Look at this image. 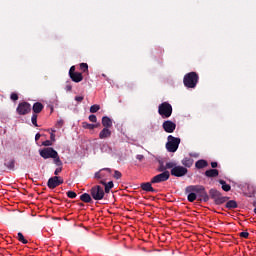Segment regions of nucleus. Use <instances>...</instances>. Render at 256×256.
<instances>
[{
	"mask_svg": "<svg viewBox=\"0 0 256 256\" xmlns=\"http://www.w3.org/2000/svg\"><path fill=\"white\" fill-rule=\"evenodd\" d=\"M186 193H195L197 195L198 201H204L207 203L209 201L210 196L203 185H190L185 188Z\"/></svg>",
	"mask_w": 256,
	"mask_h": 256,
	"instance_id": "1",
	"label": "nucleus"
},
{
	"mask_svg": "<svg viewBox=\"0 0 256 256\" xmlns=\"http://www.w3.org/2000/svg\"><path fill=\"white\" fill-rule=\"evenodd\" d=\"M183 83L184 87H187V89H195V87H197V83H199V74H197V72L185 74Z\"/></svg>",
	"mask_w": 256,
	"mask_h": 256,
	"instance_id": "2",
	"label": "nucleus"
},
{
	"mask_svg": "<svg viewBox=\"0 0 256 256\" xmlns=\"http://www.w3.org/2000/svg\"><path fill=\"white\" fill-rule=\"evenodd\" d=\"M167 167H171L170 175H172V177H185V175L189 173L187 168L177 165L175 162H167Z\"/></svg>",
	"mask_w": 256,
	"mask_h": 256,
	"instance_id": "3",
	"label": "nucleus"
},
{
	"mask_svg": "<svg viewBox=\"0 0 256 256\" xmlns=\"http://www.w3.org/2000/svg\"><path fill=\"white\" fill-rule=\"evenodd\" d=\"M210 199L212 198L215 205H223V203H227L229 201V197L223 196L221 192H219L215 188H211L209 190Z\"/></svg>",
	"mask_w": 256,
	"mask_h": 256,
	"instance_id": "4",
	"label": "nucleus"
},
{
	"mask_svg": "<svg viewBox=\"0 0 256 256\" xmlns=\"http://www.w3.org/2000/svg\"><path fill=\"white\" fill-rule=\"evenodd\" d=\"M158 113L162 119H169L173 115V106L169 102H163L158 106Z\"/></svg>",
	"mask_w": 256,
	"mask_h": 256,
	"instance_id": "5",
	"label": "nucleus"
},
{
	"mask_svg": "<svg viewBox=\"0 0 256 256\" xmlns=\"http://www.w3.org/2000/svg\"><path fill=\"white\" fill-rule=\"evenodd\" d=\"M181 138H177L173 135L168 136V142L166 143V149L169 153H175L179 149Z\"/></svg>",
	"mask_w": 256,
	"mask_h": 256,
	"instance_id": "6",
	"label": "nucleus"
},
{
	"mask_svg": "<svg viewBox=\"0 0 256 256\" xmlns=\"http://www.w3.org/2000/svg\"><path fill=\"white\" fill-rule=\"evenodd\" d=\"M90 195L94 201H101L105 197V190L100 185H96L90 189Z\"/></svg>",
	"mask_w": 256,
	"mask_h": 256,
	"instance_id": "7",
	"label": "nucleus"
},
{
	"mask_svg": "<svg viewBox=\"0 0 256 256\" xmlns=\"http://www.w3.org/2000/svg\"><path fill=\"white\" fill-rule=\"evenodd\" d=\"M39 155L42 159H53V157H56L57 151L53 147H46L39 150Z\"/></svg>",
	"mask_w": 256,
	"mask_h": 256,
	"instance_id": "8",
	"label": "nucleus"
},
{
	"mask_svg": "<svg viewBox=\"0 0 256 256\" xmlns=\"http://www.w3.org/2000/svg\"><path fill=\"white\" fill-rule=\"evenodd\" d=\"M111 173H113V170H111V168H103L94 174V178L102 179V181H107V178L111 177Z\"/></svg>",
	"mask_w": 256,
	"mask_h": 256,
	"instance_id": "9",
	"label": "nucleus"
},
{
	"mask_svg": "<svg viewBox=\"0 0 256 256\" xmlns=\"http://www.w3.org/2000/svg\"><path fill=\"white\" fill-rule=\"evenodd\" d=\"M16 112L18 115H28V113H31V104L28 102L19 103Z\"/></svg>",
	"mask_w": 256,
	"mask_h": 256,
	"instance_id": "10",
	"label": "nucleus"
},
{
	"mask_svg": "<svg viewBox=\"0 0 256 256\" xmlns=\"http://www.w3.org/2000/svg\"><path fill=\"white\" fill-rule=\"evenodd\" d=\"M171 173L169 171H164L151 179V183H164V181H169Z\"/></svg>",
	"mask_w": 256,
	"mask_h": 256,
	"instance_id": "11",
	"label": "nucleus"
},
{
	"mask_svg": "<svg viewBox=\"0 0 256 256\" xmlns=\"http://www.w3.org/2000/svg\"><path fill=\"white\" fill-rule=\"evenodd\" d=\"M59 185H63V178L54 176L48 179L47 187L49 189H55L59 187Z\"/></svg>",
	"mask_w": 256,
	"mask_h": 256,
	"instance_id": "12",
	"label": "nucleus"
},
{
	"mask_svg": "<svg viewBox=\"0 0 256 256\" xmlns=\"http://www.w3.org/2000/svg\"><path fill=\"white\" fill-rule=\"evenodd\" d=\"M69 77L74 83H81L83 81V74L81 72H75V66L70 68Z\"/></svg>",
	"mask_w": 256,
	"mask_h": 256,
	"instance_id": "13",
	"label": "nucleus"
},
{
	"mask_svg": "<svg viewBox=\"0 0 256 256\" xmlns=\"http://www.w3.org/2000/svg\"><path fill=\"white\" fill-rule=\"evenodd\" d=\"M162 128L164 129V131L166 133H174L175 129H177V124H175L171 120H166V121L163 122Z\"/></svg>",
	"mask_w": 256,
	"mask_h": 256,
	"instance_id": "14",
	"label": "nucleus"
},
{
	"mask_svg": "<svg viewBox=\"0 0 256 256\" xmlns=\"http://www.w3.org/2000/svg\"><path fill=\"white\" fill-rule=\"evenodd\" d=\"M100 185H104V193H110L113 187H115L113 181L107 183L105 180H100Z\"/></svg>",
	"mask_w": 256,
	"mask_h": 256,
	"instance_id": "15",
	"label": "nucleus"
},
{
	"mask_svg": "<svg viewBox=\"0 0 256 256\" xmlns=\"http://www.w3.org/2000/svg\"><path fill=\"white\" fill-rule=\"evenodd\" d=\"M45 109V106L41 102H35L32 106L33 115H37L38 113H41Z\"/></svg>",
	"mask_w": 256,
	"mask_h": 256,
	"instance_id": "16",
	"label": "nucleus"
},
{
	"mask_svg": "<svg viewBox=\"0 0 256 256\" xmlns=\"http://www.w3.org/2000/svg\"><path fill=\"white\" fill-rule=\"evenodd\" d=\"M151 182H145L141 184V189L143 191H147L150 193H155L157 190H155V188H153V186L151 185Z\"/></svg>",
	"mask_w": 256,
	"mask_h": 256,
	"instance_id": "17",
	"label": "nucleus"
},
{
	"mask_svg": "<svg viewBox=\"0 0 256 256\" xmlns=\"http://www.w3.org/2000/svg\"><path fill=\"white\" fill-rule=\"evenodd\" d=\"M102 125L104 128L110 129V127H113V120H111V118H109L108 116H103Z\"/></svg>",
	"mask_w": 256,
	"mask_h": 256,
	"instance_id": "18",
	"label": "nucleus"
},
{
	"mask_svg": "<svg viewBox=\"0 0 256 256\" xmlns=\"http://www.w3.org/2000/svg\"><path fill=\"white\" fill-rule=\"evenodd\" d=\"M109 137H111V130L103 128L99 133V139H109Z\"/></svg>",
	"mask_w": 256,
	"mask_h": 256,
	"instance_id": "19",
	"label": "nucleus"
},
{
	"mask_svg": "<svg viewBox=\"0 0 256 256\" xmlns=\"http://www.w3.org/2000/svg\"><path fill=\"white\" fill-rule=\"evenodd\" d=\"M80 201H83V203H93V198H91L89 193H84L80 196Z\"/></svg>",
	"mask_w": 256,
	"mask_h": 256,
	"instance_id": "20",
	"label": "nucleus"
},
{
	"mask_svg": "<svg viewBox=\"0 0 256 256\" xmlns=\"http://www.w3.org/2000/svg\"><path fill=\"white\" fill-rule=\"evenodd\" d=\"M182 165H184L183 167H185L186 169L189 167H193V159L186 157L181 161Z\"/></svg>",
	"mask_w": 256,
	"mask_h": 256,
	"instance_id": "21",
	"label": "nucleus"
},
{
	"mask_svg": "<svg viewBox=\"0 0 256 256\" xmlns=\"http://www.w3.org/2000/svg\"><path fill=\"white\" fill-rule=\"evenodd\" d=\"M206 177H219V170L210 169L205 171Z\"/></svg>",
	"mask_w": 256,
	"mask_h": 256,
	"instance_id": "22",
	"label": "nucleus"
},
{
	"mask_svg": "<svg viewBox=\"0 0 256 256\" xmlns=\"http://www.w3.org/2000/svg\"><path fill=\"white\" fill-rule=\"evenodd\" d=\"M83 129H89V131H93V129H97L99 127V124H90L87 122L82 123Z\"/></svg>",
	"mask_w": 256,
	"mask_h": 256,
	"instance_id": "23",
	"label": "nucleus"
},
{
	"mask_svg": "<svg viewBox=\"0 0 256 256\" xmlns=\"http://www.w3.org/2000/svg\"><path fill=\"white\" fill-rule=\"evenodd\" d=\"M52 159L56 167H63V161H61V158L59 157L58 152H56V157H53Z\"/></svg>",
	"mask_w": 256,
	"mask_h": 256,
	"instance_id": "24",
	"label": "nucleus"
},
{
	"mask_svg": "<svg viewBox=\"0 0 256 256\" xmlns=\"http://www.w3.org/2000/svg\"><path fill=\"white\" fill-rule=\"evenodd\" d=\"M207 165H208L207 160H198L195 163L196 169H205V167H207Z\"/></svg>",
	"mask_w": 256,
	"mask_h": 256,
	"instance_id": "25",
	"label": "nucleus"
},
{
	"mask_svg": "<svg viewBox=\"0 0 256 256\" xmlns=\"http://www.w3.org/2000/svg\"><path fill=\"white\" fill-rule=\"evenodd\" d=\"M187 196V199L189 203H193L194 201H197V194L195 192H185Z\"/></svg>",
	"mask_w": 256,
	"mask_h": 256,
	"instance_id": "26",
	"label": "nucleus"
},
{
	"mask_svg": "<svg viewBox=\"0 0 256 256\" xmlns=\"http://www.w3.org/2000/svg\"><path fill=\"white\" fill-rule=\"evenodd\" d=\"M226 209H237L238 204L237 201L235 200H229L226 205H225Z\"/></svg>",
	"mask_w": 256,
	"mask_h": 256,
	"instance_id": "27",
	"label": "nucleus"
},
{
	"mask_svg": "<svg viewBox=\"0 0 256 256\" xmlns=\"http://www.w3.org/2000/svg\"><path fill=\"white\" fill-rule=\"evenodd\" d=\"M220 185H222L223 191L229 192L231 191V185L227 184L225 180H219Z\"/></svg>",
	"mask_w": 256,
	"mask_h": 256,
	"instance_id": "28",
	"label": "nucleus"
},
{
	"mask_svg": "<svg viewBox=\"0 0 256 256\" xmlns=\"http://www.w3.org/2000/svg\"><path fill=\"white\" fill-rule=\"evenodd\" d=\"M4 165L10 171H15V160L14 159L10 160L8 163H4Z\"/></svg>",
	"mask_w": 256,
	"mask_h": 256,
	"instance_id": "29",
	"label": "nucleus"
},
{
	"mask_svg": "<svg viewBox=\"0 0 256 256\" xmlns=\"http://www.w3.org/2000/svg\"><path fill=\"white\" fill-rule=\"evenodd\" d=\"M167 169H171V167H168V166H167V163H166V165L164 166V165H163V162L159 161V167H158L159 173H165V171H167Z\"/></svg>",
	"mask_w": 256,
	"mask_h": 256,
	"instance_id": "30",
	"label": "nucleus"
},
{
	"mask_svg": "<svg viewBox=\"0 0 256 256\" xmlns=\"http://www.w3.org/2000/svg\"><path fill=\"white\" fill-rule=\"evenodd\" d=\"M17 239L20 241V243H23V245H27V243H29V241L25 239V236H23V233L21 232L18 233Z\"/></svg>",
	"mask_w": 256,
	"mask_h": 256,
	"instance_id": "31",
	"label": "nucleus"
},
{
	"mask_svg": "<svg viewBox=\"0 0 256 256\" xmlns=\"http://www.w3.org/2000/svg\"><path fill=\"white\" fill-rule=\"evenodd\" d=\"M101 109V106L99 104H94L90 107V113H97Z\"/></svg>",
	"mask_w": 256,
	"mask_h": 256,
	"instance_id": "32",
	"label": "nucleus"
},
{
	"mask_svg": "<svg viewBox=\"0 0 256 256\" xmlns=\"http://www.w3.org/2000/svg\"><path fill=\"white\" fill-rule=\"evenodd\" d=\"M80 69L83 71V73H87V71H89V65L87 63H81Z\"/></svg>",
	"mask_w": 256,
	"mask_h": 256,
	"instance_id": "33",
	"label": "nucleus"
},
{
	"mask_svg": "<svg viewBox=\"0 0 256 256\" xmlns=\"http://www.w3.org/2000/svg\"><path fill=\"white\" fill-rule=\"evenodd\" d=\"M31 121L34 127H39V125L37 124V114H32Z\"/></svg>",
	"mask_w": 256,
	"mask_h": 256,
	"instance_id": "34",
	"label": "nucleus"
},
{
	"mask_svg": "<svg viewBox=\"0 0 256 256\" xmlns=\"http://www.w3.org/2000/svg\"><path fill=\"white\" fill-rule=\"evenodd\" d=\"M67 197H69V199H75L77 197V193H75L74 191H68Z\"/></svg>",
	"mask_w": 256,
	"mask_h": 256,
	"instance_id": "35",
	"label": "nucleus"
},
{
	"mask_svg": "<svg viewBox=\"0 0 256 256\" xmlns=\"http://www.w3.org/2000/svg\"><path fill=\"white\" fill-rule=\"evenodd\" d=\"M123 177V174L119 170L114 171V179H121Z\"/></svg>",
	"mask_w": 256,
	"mask_h": 256,
	"instance_id": "36",
	"label": "nucleus"
},
{
	"mask_svg": "<svg viewBox=\"0 0 256 256\" xmlns=\"http://www.w3.org/2000/svg\"><path fill=\"white\" fill-rule=\"evenodd\" d=\"M10 99L12 101H18L19 100V95L15 92H13L11 95H10Z\"/></svg>",
	"mask_w": 256,
	"mask_h": 256,
	"instance_id": "37",
	"label": "nucleus"
},
{
	"mask_svg": "<svg viewBox=\"0 0 256 256\" xmlns=\"http://www.w3.org/2000/svg\"><path fill=\"white\" fill-rule=\"evenodd\" d=\"M88 119L91 123H97V116L95 114H91Z\"/></svg>",
	"mask_w": 256,
	"mask_h": 256,
	"instance_id": "38",
	"label": "nucleus"
},
{
	"mask_svg": "<svg viewBox=\"0 0 256 256\" xmlns=\"http://www.w3.org/2000/svg\"><path fill=\"white\" fill-rule=\"evenodd\" d=\"M42 145L44 147H51V145H53V142H51V140H46V141L42 142Z\"/></svg>",
	"mask_w": 256,
	"mask_h": 256,
	"instance_id": "39",
	"label": "nucleus"
},
{
	"mask_svg": "<svg viewBox=\"0 0 256 256\" xmlns=\"http://www.w3.org/2000/svg\"><path fill=\"white\" fill-rule=\"evenodd\" d=\"M63 120H58L57 122H56V128L57 129H61V127H63Z\"/></svg>",
	"mask_w": 256,
	"mask_h": 256,
	"instance_id": "40",
	"label": "nucleus"
},
{
	"mask_svg": "<svg viewBox=\"0 0 256 256\" xmlns=\"http://www.w3.org/2000/svg\"><path fill=\"white\" fill-rule=\"evenodd\" d=\"M61 171H63V166H58V168H56V170L54 171V175H59Z\"/></svg>",
	"mask_w": 256,
	"mask_h": 256,
	"instance_id": "41",
	"label": "nucleus"
},
{
	"mask_svg": "<svg viewBox=\"0 0 256 256\" xmlns=\"http://www.w3.org/2000/svg\"><path fill=\"white\" fill-rule=\"evenodd\" d=\"M240 237H242L243 239H248L249 238V232H241Z\"/></svg>",
	"mask_w": 256,
	"mask_h": 256,
	"instance_id": "42",
	"label": "nucleus"
},
{
	"mask_svg": "<svg viewBox=\"0 0 256 256\" xmlns=\"http://www.w3.org/2000/svg\"><path fill=\"white\" fill-rule=\"evenodd\" d=\"M84 97L83 96H76L75 97V101H77L78 103H81V101H83Z\"/></svg>",
	"mask_w": 256,
	"mask_h": 256,
	"instance_id": "43",
	"label": "nucleus"
},
{
	"mask_svg": "<svg viewBox=\"0 0 256 256\" xmlns=\"http://www.w3.org/2000/svg\"><path fill=\"white\" fill-rule=\"evenodd\" d=\"M39 139H41V134L40 133H37L35 135V141H39Z\"/></svg>",
	"mask_w": 256,
	"mask_h": 256,
	"instance_id": "44",
	"label": "nucleus"
},
{
	"mask_svg": "<svg viewBox=\"0 0 256 256\" xmlns=\"http://www.w3.org/2000/svg\"><path fill=\"white\" fill-rule=\"evenodd\" d=\"M136 159H138V161H143L144 156L143 155H137Z\"/></svg>",
	"mask_w": 256,
	"mask_h": 256,
	"instance_id": "45",
	"label": "nucleus"
},
{
	"mask_svg": "<svg viewBox=\"0 0 256 256\" xmlns=\"http://www.w3.org/2000/svg\"><path fill=\"white\" fill-rule=\"evenodd\" d=\"M217 165H218L217 162H211L212 169H216Z\"/></svg>",
	"mask_w": 256,
	"mask_h": 256,
	"instance_id": "46",
	"label": "nucleus"
},
{
	"mask_svg": "<svg viewBox=\"0 0 256 256\" xmlns=\"http://www.w3.org/2000/svg\"><path fill=\"white\" fill-rule=\"evenodd\" d=\"M50 139H51V141H55V134L54 133L50 134Z\"/></svg>",
	"mask_w": 256,
	"mask_h": 256,
	"instance_id": "47",
	"label": "nucleus"
},
{
	"mask_svg": "<svg viewBox=\"0 0 256 256\" xmlns=\"http://www.w3.org/2000/svg\"><path fill=\"white\" fill-rule=\"evenodd\" d=\"M71 89H73V87L71 85L66 86V91H71Z\"/></svg>",
	"mask_w": 256,
	"mask_h": 256,
	"instance_id": "48",
	"label": "nucleus"
},
{
	"mask_svg": "<svg viewBox=\"0 0 256 256\" xmlns=\"http://www.w3.org/2000/svg\"><path fill=\"white\" fill-rule=\"evenodd\" d=\"M253 206L256 207V199L253 202Z\"/></svg>",
	"mask_w": 256,
	"mask_h": 256,
	"instance_id": "49",
	"label": "nucleus"
},
{
	"mask_svg": "<svg viewBox=\"0 0 256 256\" xmlns=\"http://www.w3.org/2000/svg\"><path fill=\"white\" fill-rule=\"evenodd\" d=\"M254 213L256 214V206H255V208H254Z\"/></svg>",
	"mask_w": 256,
	"mask_h": 256,
	"instance_id": "50",
	"label": "nucleus"
}]
</instances>
